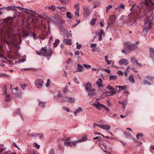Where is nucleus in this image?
<instances>
[{
	"label": "nucleus",
	"instance_id": "obj_1",
	"mask_svg": "<svg viewBox=\"0 0 154 154\" xmlns=\"http://www.w3.org/2000/svg\"><path fill=\"white\" fill-rule=\"evenodd\" d=\"M150 20L149 18H146L144 21L145 26L142 34L144 36L146 35L147 33L149 30L151 26V24L150 23Z\"/></svg>",
	"mask_w": 154,
	"mask_h": 154
},
{
	"label": "nucleus",
	"instance_id": "obj_2",
	"mask_svg": "<svg viewBox=\"0 0 154 154\" xmlns=\"http://www.w3.org/2000/svg\"><path fill=\"white\" fill-rule=\"evenodd\" d=\"M41 53L42 55L45 56H48L51 55L53 54L52 50L50 48L47 49L46 47L42 48V50L41 51Z\"/></svg>",
	"mask_w": 154,
	"mask_h": 154
},
{
	"label": "nucleus",
	"instance_id": "obj_3",
	"mask_svg": "<svg viewBox=\"0 0 154 154\" xmlns=\"http://www.w3.org/2000/svg\"><path fill=\"white\" fill-rule=\"evenodd\" d=\"M138 9V11H137L136 13H135V12L136 11H137V9H134L135 10L134 11V15H133V13H132L131 14H130L128 16V17L127 19L128 20L129 19V20H130V18H133V17H136V18H138L139 16H140V13L141 11V9H142V8H137Z\"/></svg>",
	"mask_w": 154,
	"mask_h": 154
},
{
	"label": "nucleus",
	"instance_id": "obj_4",
	"mask_svg": "<svg viewBox=\"0 0 154 154\" xmlns=\"http://www.w3.org/2000/svg\"><path fill=\"white\" fill-rule=\"evenodd\" d=\"M125 46L130 51H134L137 48V46L134 44H131L129 43H126L125 44Z\"/></svg>",
	"mask_w": 154,
	"mask_h": 154
},
{
	"label": "nucleus",
	"instance_id": "obj_5",
	"mask_svg": "<svg viewBox=\"0 0 154 154\" xmlns=\"http://www.w3.org/2000/svg\"><path fill=\"white\" fill-rule=\"evenodd\" d=\"M116 93V91H112L111 92L109 91H106L105 92L103 93L100 98H104L107 96H112L114 95L115 93Z\"/></svg>",
	"mask_w": 154,
	"mask_h": 154
},
{
	"label": "nucleus",
	"instance_id": "obj_6",
	"mask_svg": "<svg viewBox=\"0 0 154 154\" xmlns=\"http://www.w3.org/2000/svg\"><path fill=\"white\" fill-rule=\"evenodd\" d=\"M144 4L145 6L149 7V9H151L152 6L154 5V0H146Z\"/></svg>",
	"mask_w": 154,
	"mask_h": 154
},
{
	"label": "nucleus",
	"instance_id": "obj_7",
	"mask_svg": "<svg viewBox=\"0 0 154 154\" xmlns=\"http://www.w3.org/2000/svg\"><path fill=\"white\" fill-rule=\"evenodd\" d=\"M102 109H104L107 111H109V109L108 108L105 106L104 105L97 102V109L102 110Z\"/></svg>",
	"mask_w": 154,
	"mask_h": 154
},
{
	"label": "nucleus",
	"instance_id": "obj_8",
	"mask_svg": "<svg viewBox=\"0 0 154 154\" xmlns=\"http://www.w3.org/2000/svg\"><path fill=\"white\" fill-rule=\"evenodd\" d=\"M84 16L85 17H87L90 14V11L88 6H85L84 8Z\"/></svg>",
	"mask_w": 154,
	"mask_h": 154
},
{
	"label": "nucleus",
	"instance_id": "obj_9",
	"mask_svg": "<svg viewBox=\"0 0 154 154\" xmlns=\"http://www.w3.org/2000/svg\"><path fill=\"white\" fill-rule=\"evenodd\" d=\"M12 94L15 95L17 97H20L22 94V93L21 92H18L17 87L13 88L12 89Z\"/></svg>",
	"mask_w": 154,
	"mask_h": 154
},
{
	"label": "nucleus",
	"instance_id": "obj_10",
	"mask_svg": "<svg viewBox=\"0 0 154 154\" xmlns=\"http://www.w3.org/2000/svg\"><path fill=\"white\" fill-rule=\"evenodd\" d=\"M43 82L41 79H38L36 81L35 85L38 88H40L42 87L43 85Z\"/></svg>",
	"mask_w": 154,
	"mask_h": 154
},
{
	"label": "nucleus",
	"instance_id": "obj_11",
	"mask_svg": "<svg viewBox=\"0 0 154 154\" xmlns=\"http://www.w3.org/2000/svg\"><path fill=\"white\" fill-rule=\"evenodd\" d=\"M105 90L103 85H102L101 86L99 85V87L98 88V93L100 94H103Z\"/></svg>",
	"mask_w": 154,
	"mask_h": 154
},
{
	"label": "nucleus",
	"instance_id": "obj_12",
	"mask_svg": "<svg viewBox=\"0 0 154 154\" xmlns=\"http://www.w3.org/2000/svg\"><path fill=\"white\" fill-rule=\"evenodd\" d=\"M104 35L103 30L102 29H101L100 30V32L98 33L99 38L98 39L100 41H101L102 39V36L103 35Z\"/></svg>",
	"mask_w": 154,
	"mask_h": 154
},
{
	"label": "nucleus",
	"instance_id": "obj_13",
	"mask_svg": "<svg viewBox=\"0 0 154 154\" xmlns=\"http://www.w3.org/2000/svg\"><path fill=\"white\" fill-rule=\"evenodd\" d=\"M77 70L74 72L75 73L76 72H81L83 71V67L79 64H78L77 66Z\"/></svg>",
	"mask_w": 154,
	"mask_h": 154
},
{
	"label": "nucleus",
	"instance_id": "obj_14",
	"mask_svg": "<svg viewBox=\"0 0 154 154\" xmlns=\"http://www.w3.org/2000/svg\"><path fill=\"white\" fill-rule=\"evenodd\" d=\"M96 93V91L95 89H91L89 91L88 95L89 97H91L95 95Z\"/></svg>",
	"mask_w": 154,
	"mask_h": 154
},
{
	"label": "nucleus",
	"instance_id": "obj_15",
	"mask_svg": "<svg viewBox=\"0 0 154 154\" xmlns=\"http://www.w3.org/2000/svg\"><path fill=\"white\" fill-rule=\"evenodd\" d=\"M150 57L154 60V49L153 48L150 47L149 49Z\"/></svg>",
	"mask_w": 154,
	"mask_h": 154
},
{
	"label": "nucleus",
	"instance_id": "obj_16",
	"mask_svg": "<svg viewBox=\"0 0 154 154\" xmlns=\"http://www.w3.org/2000/svg\"><path fill=\"white\" fill-rule=\"evenodd\" d=\"M110 19L111 21L110 23H108V25L109 26L110 24H112L114 23L116 20V17L114 15H112L110 17Z\"/></svg>",
	"mask_w": 154,
	"mask_h": 154
},
{
	"label": "nucleus",
	"instance_id": "obj_17",
	"mask_svg": "<svg viewBox=\"0 0 154 154\" xmlns=\"http://www.w3.org/2000/svg\"><path fill=\"white\" fill-rule=\"evenodd\" d=\"M119 63L120 65H127L128 64V63L126 59L123 58L119 60Z\"/></svg>",
	"mask_w": 154,
	"mask_h": 154
},
{
	"label": "nucleus",
	"instance_id": "obj_18",
	"mask_svg": "<svg viewBox=\"0 0 154 154\" xmlns=\"http://www.w3.org/2000/svg\"><path fill=\"white\" fill-rule=\"evenodd\" d=\"M100 141H99L98 142V144L100 143V144L99 145V146H100L102 149H103L104 151L105 152H106V153H107V151L105 150L103 148L104 147L105 148V149H106L107 146L104 145L103 144V142H101L102 143H100Z\"/></svg>",
	"mask_w": 154,
	"mask_h": 154
},
{
	"label": "nucleus",
	"instance_id": "obj_19",
	"mask_svg": "<svg viewBox=\"0 0 154 154\" xmlns=\"http://www.w3.org/2000/svg\"><path fill=\"white\" fill-rule=\"evenodd\" d=\"M85 88L86 90L88 91L91 90V83L89 82L87 83L85 85Z\"/></svg>",
	"mask_w": 154,
	"mask_h": 154
},
{
	"label": "nucleus",
	"instance_id": "obj_20",
	"mask_svg": "<svg viewBox=\"0 0 154 154\" xmlns=\"http://www.w3.org/2000/svg\"><path fill=\"white\" fill-rule=\"evenodd\" d=\"M63 42L66 44L70 45L72 44V41L70 39L65 38L64 39Z\"/></svg>",
	"mask_w": 154,
	"mask_h": 154
},
{
	"label": "nucleus",
	"instance_id": "obj_21",
	"mask_svg": "<svg viewBox=\"0 0 154 154\" xmlns=\"http://www.w3.org/2000/svg\"><path fill=\"white\" fill-rule=\"evenodd\" d=\"M100 128L105 130L106 131H108L110 128V126H98Z\"/></svg>",
	"mask_w": 154,
	"mask_h": 154
},
{
	"label": "nucleus",
	"instance_id": "obj_22",
	"mask_svg": "<svg viewBox=\"0 0 154 154\" xmlns=\"http://www.w3.org/2000/svg\"><path fill=\"white\" fill-rule=\"evenodd\" d=\"M25 12L29 13L32 15L34 16H35L36 15V13L34 11H32L31 10H27V11H25Z\"/></svg>",
	"mask_w": 154,
	"mask_h": 154
},
{
	"label": "nucleus",
	"instance_id": "obj_23",
	"mask_svg": "<svg viewBox=\"0 0 154 154\" xmlns=\"http://www.w3.org/2000/svg\"><path fill=\"white\" fill-rule=\"evenodd\" d=\"M87 140V137L85 135L82 138L78 140V142L81 143L85 142Z\"/></svg>",
	"mask_w": 154,
	"mask_h": 154
},
{
	"label": "nucleus",
	"instance_id": "obj_24",
	"mask_svg": "<svg viewBox=\"0 0 154 154\" xmlns=\"http://www.w3.org/2000/svg\"><path fill=\"white\" fill-rule=\"evenodd\" d=\"M46 103V102H44L42 101H40L39 100L38 105L41 107L44 108L45 107V104Z\"/></svg>",
	"mask_w": 154,
	"mask_h": 154
},
{
	"label": "nucleus",
	"instance_id": "obj_25",
	"mask_svg": "<svg viewBox=\"0 0 154 154\" xmlns=\"http://www.w3.org/2000/svg\"><path fill=\"white\" fill-rule=\"evenodd\" d=\"M82 110V107H79L78 109H76L74 112V113L75 116H76V114L80 112Z\"/></svg>",
	"mask_w": 154,
	"mask_h": 154
},
{
	"label": "nucleus",
	"instance_id": "obj_26",
	"mask_svg": "<svg viewBox=\"0 0 154 154\" xmlns=\"http://www.w3.org/2000/svg\"><path fill=\"white\" fill-rule=\"evenodd\" d=\"M145 79L150 82L154 81V78L152 76H146L145 77Z\"/></svg>",
	"mask_w": 154,
	"mask_h": 154
},
{
	"label": "nucleus",
	"instance_id": "obj_27",
	"mask_svg": "<svg viewBox=\"0 0 154 154\" xmlns=\"http://www.w3.org/2000/svg\"><path fill=\"white\" fill-rule=\"evenodd\" d=\"M143 84L144 85H148L149 86H150L151 85V84L147 80V79H145V77L143 79Z\"/></svg>",
	"mask_w": 154,
	"mask_h": 154
},
{
	"label": "nucleus",
	"instance_id": "obj_28",
	"mask_svg": "<svg viewBox=\"0 0 154 154\" xmlns=\"http://www.w3.org/2000/svg\"><path fill=\"white\" fill-rule=\"evenodd\" d=\"M117 87H118L119 88V90H118V92H119L120 91V90L121 89V90H123L126 88V87L124 86H116V88Z\"/></svg>",
	"mask_w": 154,
	"mask_h": 154
},
{
	"label": "nucleus",
	"instance_id": "obj_29",
	"mask_svg": "<svg viewBox=\"0 0 154 154\" xmlns=\"http://www.w3.org/2000/svg\"><path fill=\"white\" fill-rule=\"evenodd\" d=\"M119 103L122 104V105L123 106V108L124 109L125 106H126L127 104V103L126 100H124L122 102H119Z\"/></svg>",
	"mask_w": 154,
	"mask_h": 154
},
{
	"label": "nucleus",
	"instance_id": "obj_30",
	"mask_svg": "<svg viewBox=\"0 0 154 154\" xmlns=\"http://www.w3.org/2000/svg\"><path fill=\"white\" fill-rule=\"evenodd\" d=\"M97 85L98 87H99V85L101 86L102 85H103L102 84V81L101 79H99L97 81Z\"/></svg>",
	"mask_w": 154,
	"mask_h": 154
},
{
	"label": "nucleus",
	"instance_id": "obj_31",
	"mask_svg": "<svg viewBox=\"0 0 154 154\" xmlns=\"http://www.w3.org/2000/svg\"><path fill=\"white\" fill-rule=\"evenodd\" d=\"M66 98L67 99V100H65V101L69 102L71 101V102L73 103L74 102V100H73L72 97H66Z\"/></svg>",
	"mask_w": 154,
	"mask_h": 154
},
{
	"label": "nucleus",
	"instance_id": "obj_32",
	"mask_svg": "<svg viewBox=\"0 0 154 154\" xmlns=\"http://www.w3.org/2000/svg\"><path fill=\"white\" fill-rule=\"evenodd\" d=\"M129 79L132 83H135V80L132 75L129 76Z\"/></svg>",
	"mask_w": 154,
	"mask_h": 154
},
{
	"label": "nucleus",
	"instance_id": "obj_33",
	"mask_svg": "<svg viewBox=\"0 0 154 154\" xmlns=\"http://www.w3.org/2000/svg\"><path fill=\"white\" fill-rule=\"evenodd\" d=\"M5 100L6 101L8 102L11 100V99L10 96L9 94L7 95L5 98Z\"/></svg>",
	"mask_w": 154,
	"mask_h": 154
},
{
	"label": "nucleus",
	"instance_id": "obj_34",
	"mask_svg": "<svg viewBox=\"0 0 154 154\" xmlns=\"http://www.w3.org/2000/svg\"><path fill=\"white\" fill-rule=\"evenodd\" d=\"M109 79L110 80H114L117 79V77L116 75H110L109 76Z\"/></svg>",
	"mask_w": 154,
	"mask_h": 154
},
{
	"label": "nucleus",
	"instance_id": "obj_35",
	"mask_svg": "<svg viewBox=\"0 0 154 154\" xmlns=\"http://www.w3.org/2000/svg\"><path fill=\"white\" fill-rule=\"evenodd\" d=\"M7 8L8 10H12L13 11H17V10L14 8V7L12 6H8L7 7H6Z\"/></svg>",
	"mask_w": 154,
	"mask_h": 154
},
{
	"label": "nucleus",
	"instance_id": "obj_36",
	"mask_svg": "<svg viewBox=\"0 0 154 154\" xmlns=\"http://www.w3.org/2000/svg\"><path fill=\"white\" fill-rule=\"evenodd\" d=\"M60 41L58 39H57L55 40V42L54 43L53 45L54 47H57L58 44H59Z\"/></svg>",
	"mask_w": 154,
	"mask_h": 154
},
{
	"label": "nucleus",
	"instance_id": "obj_37",
	"mask_svg": "<svg viewBox=\"0 0 154 154\" xmlns=\"http://www.w3.org/2000/svg\"><path fill=\"white\" fill-rule=\"evenodd\" d=\"M7 88V87L6 85H4L3 88V92L4 93V94L5 95H6V94Z\"/></svg>",
	"mask_w": 154,
	"mask_h": 154
},
{
	"label": "nucleus",
	"instance_id": "obj_38",
	"mask_svg": "<svg viewBox=\"0 0 154 154\" xmlns=\"http://www.w3.org/2000/svg\"><path fill=\"white\" fill-rule=\"evenodd\" d=\"M5 148L0 147V154H5V153H4L3 151L5 150Z\"/></svg>",
	"mask_w": 154,
	"mask_h": 154
},
{
	"label": "nucleus",
	"instance_id": "obj_39",
	"mask_svg": "<svg viewBox=\"0 0 154 154\" xmlns=\"http://www.w3.org/2000/svg\"><path fill=\"white\" fill-rule=\"evenodd\" d=\"M96 21V19L95 18H94L93 19H92L91 21L90 22V24L92 26H94L95 23Z\"/></svg>",
	"mask_w": 154,
	"mask_h": 154
},
{
	"label": "nucleus",
	"instance_id": "obj_40",
	"mask_svg": "<svg viewBox=\"0 0 154 154\" xmlns=\"http://www.w3.org/2000/svg\"><path fill=\"white\" fill-rule=\"evenodd\" d=\"M66 16H67V17L68 18L70 19L72 18V14L70 13L69 12H68L66 13Z\"/></svg>",
	"mask_w": 154,
	"mask_h": 154
},
{
	"label": "nucleus",
	"instance_id": "obj_41",
	"mask_svg": "<svg viewBox=\"0 0 154 154\" xmlns=\"http://www.w3.org/2000/svg\"><path fill=\"white\" fill-rule=\"evenodd\" d=\"M106 88L108 89L110 91H115V89L112 86H107L106 87Z\"/></svg>",
	"mask_w": 154,
	"mask_h": 154
},
{
	"label": "nucleus",
	"instance_id": "obj_42",
	"mask_svg": "<svg viewBox=\"0 0 154 154\" xmlns=\"http://www.w3.org/2000/svg\"><path fill=\"white\" fill-rule=\"evenodd\" d=\"M143 135L142 133H138L136 135L137 138L138 139L140 137H141L143 136Z\"/></svg>",
	"mask_w": 154,
	"mask_h": 154
},
{
	"label": "nucleus",
	"instance_id": "obj_43",
	"mask_svg": "<svg viewBox=\"0 0 154 154\" xmlns=\"http://www.w3.org/2000/svg\"><path fill=\"white\" fill-rule=\"evenodd\" d=\"M112 8V5H108L106 7V12H107L111 8Z\"/></svg>",
	"mask_w": 154,
	"mask_h": 154
},
{
	"label": "nucleus",
	"instance_id": "obj_44",
	"mask_svg": "<svg viewBox=\"0 0 154 154\" xmlns=\"http://www.w3.org/2000/svg\"><path fill=\"white\" fill-rule=\"evenodd\" d=\"M60 2L62 4H66L68 3V2L67 0H60Z\"/></svg>",
	"mask_w": 154,
	"mask_h": 154
},
{
	"label": "nucleus",
	"instance_id": "obj_45",
	"mask_svg": "<svg viewBox=\"0 0 154 154\" xmlns=\"http://www.w3.org/2000/svg\"><path fill=\"white\" fill-rule=\"evenodd\" d=\"M131 62L133 63H136L137 61V60H136L135 58L134 57H132L131 58Z\"/></svg>",
	"mask_w": 154,
	"mask_h": 154
},
{
	"label": "nucleus",
	"instance_id": "obj_46",
	"mask_svg": "<svg viewBox=\"0 0 154 154\" xmlns=\"http://www.w3.org/2000/svg\"><path fill=\"white\" fill-rule=\"evenodd\" d=\"M75 16L77 17H79V10H77L75 12Z\"/></svg>",
	"mask_w": 154,
	"mask_h": 154
},
{
	"label": "nucleus",
	"instance_id": "obj_47",
	"mask_svg": "<svg viewBox=\"0 0 154 154\" xmlns=\"http://www.w3.org/2000/svg\"><path fill=\"white\" fill-rule=\"evenodd\" d=\"M49 9H51L53 11H54L55 10V7L54 5H52L49 8Z\"/></svg>",
	"mask_w": 154,
	"mask_h": 154
},
{
	"label": "nucleus",
	"instance_id": "obj_48",
	"mask_svg": "<svg viewBox=\"0 0 154 154\" xmlns=\"http://www.w3.org/2000/svg\"><path fill=\"white\" fill-rule=\"evenodd\" d=\"M20 109H18L17 110V113L19 114L20 115V116L22 119H23V117H22V115H21V113H20Z\"/></svg>",
	"mask_w": 154,
	"mask_h": 154
},
{
	"label": "nucleus",
	"instance_id": "obj_49",
	"mask_svg": "<svg viewBox=\"0 0 154 154\" xmlns=\"http://www.w3.org/2000/svg\"><path fill=\"white\" fill-rule=\"evenodd\" d=\"M35 146L36 148V149H38L40 147V145H38L37 143H34Z\"/></svg>",
	"mask_w": 154,
	"mask_h": 154
},
{
	"label": "nucleus",
	"instance_id": "obj_50",
	"mask_svg": "<svg viewBox=\"0 0 154 154\" xmlns=\"http://www.w3.org/2000/svg\"><path fill=\"white\" fill-rule=\"evenodd\" d=\"M73 80L74 82H76L77 84H79V81H76V80H77V78L76 77H75L74 78Z\"/></svg>",
	"mask_w": 154,
	"mask_h": 154
},
{
	"label": "nucleus",
	"instance_id": "obj_51",
	"mask_svg": "<svg viewBox=\"0 0 154 154\" xmlns=\"http://www.w3.org/2000/svg\"><path fill=\"white\" fill-rule=\"evenodd\" d=\"M37 137H38L40 138H42L43 137V134H37Z\"/></svg>",
	"mask_w": 154,
	"mask_h": 154
},
{
	"label": "nucleus",
	"instance_id": "obj_52",
	"mask_svg": "<svg viewBox=\"0 0 154 154\" xmlns=\"http://www.w3.org/2000/svg\"><path fill=\"white\" fill-rule=\"evenodd\" d=\"M49 154H54V149H51L49 152Z\"/></svg>",
	"mask_w": 154,
	"mask_h": 154
},
{
	"label": "nucleus",
	"instance_id": "obj_53",
	"mask_svg": "<svg viewBox=\"0 0 154 154\" xmlns=\"http://www.w3.org/2000/svg\"><path fill=\"white\" fill-rule=\"evenodd\" d=\"M59 9L62 11H65L66 10V8H64V7H59Z\"/></svg>",
	"mask_w": 154,
	"mask_h": 154
},
{
	"label": "nucleus",
	"instance_id": "obj_54",
	"mask_svg": "<svg viewBox=\"0 0 154 154\" xmlns=\"http://www.w3.org/2000/svg\"><path fill=\"white\" fill-rule=\"evenodd\" d=\"M119 8H122L123 9H124L125 8V6L124 5L122 4H121L120 5H119L118 6Z\"/></svg>",
	"mask_w": 154,
	"mask_h": 154
},
{
	"label": "nucleus",
	"instance_id": "obj_55",
	"mask_svg": "<svg viewBox=\"0 0 154 154\" xmlns=\"http://www.w3.org/2000/svg\"><path fill=\"white\" fill-rule=\"evenodd\" d=\"M83 66L86 68H89L91 67V66L88 65L83 64Z\"/></svg>",
	"mask_w": 154,
	"mask_h": 154
},
{
	"label": "nucleus",
	"instance_id": "obj_56",
	"mask_svg": "<svg viewBox=\"0 0 154 154\" xmlns=\"http://www.w3.org/2000/svg\"><path fill=\"white\" fill-rule=\"evenodd\" d=\"M76 44L77 45V48L78 49H79L81 47V45L80 44L78 45V42H77Z\"/></svg>",
	"mask_w": 154,
	"mask_h": 154
},
{
	"label": "nucleus",
	"instance_id": "obj_57",
	"mask_svg": "<svg viewBox=\"0 0 154 154\" xmlns=\"http://www.w3.org/2000/svg\"><path fill=\"white\" fill-rule=\"evenodd\" d=\"M118 73L119 75H123V72L121 71H119L118 72Z\"/></svg>",
	"mask_w": 154,
	"mask_h": 154
},
{
	"label": "nucleus",
	"instance_id": "obj_58",
	"mask_svg": "<svg viewBox=\"0 0 154 154\" xmlns=\"http://www.w3.org/2000/svg\"><path fill=\"white\" fill-rule=\"evenodd\" d=\"M37 134L36 133H33L30 134H28L29 135L31 136L32 137H35L37 136Z\"/></svg>",
	"mask_w": 154,
	"mask_h": 154
},
{
	"label": "nucleus",
	"instance_id": "obj_59",
	"mask_svg": "<svg viewBox=\"0 0 154 154\" xmlns=\"http://www.w3.org/2000/svg\"><path fill=\"white\" fill-rule=\"evenodd\" d=\"M27 85L26 84H24L23 85V84L21 85V87H22V89H23V90H24V88H25L27 86Z\"/></svg>",
	"mask_w": 154,
	"mask_h": 154
},
{
	"label": "nucleus",
	"instance_id": "obj_60",
	"mask_svg": "<svg viewBox=\"0 0 154 154\" xmlns=\"http://www.w3.org/2000/svg\"><path fill=\"white\" fill-rule=\"evenodd\" d=\"M79 143V142H78V140L77 141H74L72 143V145H73L74 146H76V144L78 143Z\"/></svg>",
	"mask_w": 154,
	"mask_h": 154
},
{
	"label": "nucleus",
	"instance_id": "obj_61",
	"mask_svg": "<svg viewBox=\"0 0 154 154\" xmlns=\"http://www.w3.org/2000/svg\"><path fill=\"white\" fill-rule=\"evenodd\" d=\"M104 70L105 72H107V73H110V72H111L110 70H109L107 68H106V69H104Z\"/></svg>",
	"mask_w": 154,
	"mask_h": 154
},
{
	"label": "nucleus",
	"instance_id": "obj_62",
	"mask_svg": "<svg viewBox=\"0 0 154 154\" xmlns=\"http://www.w3.org/2000/svg\"><path fill=\"white\" fill-rule=\"evenodd\" d=\"M63 109L64 110H66L67 112H69V109L67 108V107H63Z\"/></svg>",
	"mask_w": 154,
	"mask_h": 154
},
{
	"label": "nucleus",
	"instance_id": "obj_63",
	"mask_svg": "<svg viewBox=\"0 0 154 154\" xmlns=\"http://www.w3.org/2000/svg\"><path fill=\"white\" fill-rule=\"evenodd\" d=\"M70 143H71V142H65L64 144L66 146H68L70 144Z\"/></svg>",
	"mask_w": 154,
	"mask_h": 154
},
{
	"label": "nucleus",
	"instance_id": "obj_64",
	"mask_svg": "<svg viewBox=\"0 0 154 154\" xmlns=\"http://www.w3.org/2000/svg\"><path fill=\"white\" fill-rule=\"evenodd\" d=\"M59 29L61 30H63V31H64V30H65V29L64 28H63L62 26V25H60V26Z\"/></svg>",
	"mask_w": 154,
	"mask_h": 154
}]
</instances>
